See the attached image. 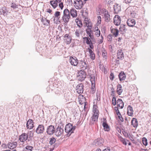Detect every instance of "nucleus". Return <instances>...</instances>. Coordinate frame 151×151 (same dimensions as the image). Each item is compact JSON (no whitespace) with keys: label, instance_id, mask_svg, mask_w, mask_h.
<instances>
[{"label":"nucleus","instance_id":"nucleus-1","mask_svg":"<svg viewBox=\"0 0 151 151\" xmlns=\"http://www.w3.org/2000/svg\"><path fill=\"white\" fill-rule=\"evenodd\" d=\"M76 128V126H73L72 124L68 123L65 126V132L67 134V136L69 137L72 133H73Z\"/></svg>","mask_w":151,"mask_h":151},{"label":"nucleus","instance_id":"nucleus-2","mask_svg":"<svg viewBox=\"0 0 151 151\" xmlns=\"http://www.w3.org/2000/svg\"><path fill=\"white\" fill-rule=\"evenodd\" d=\"M70 18V11L67 9H65L63 11L62 19L64 22L67 23Z\"/></svg>","mask_w":151,"mask_h":151},{"label":"nucleus","instance_id":"nucleus-3","mask_svg":"<svg viewBox=\"0 0 151 151\" xmlns=\"http://www.w3.org/2000/svg\"><path fill=\"white\" fill-rule=\"evenodd\" d=\"M87 61L83 60H80L78 63V66H79L83 70H86L88 68V65Z\"/></svg>","mask_w":151,"mask_h":151},{"label":"nucleus","instance_id":"nucleus-4","mask_svg":"<svg viewBox=\"0 0 151 151\" xmlns=\"http://www.w3.org/2000/svg\"><path fill=\"white\" fill-rule=\"evenodd\" d=\"M78 60L77 58L74 56H72L70 57L69 62L72 65L77 66L78 64Z\"/></svg>","mask_w":151,"mask_h":151},{"label":"nucleus","instance_id":"nucleus-5","mask_svg":"<svg viewBox=\"0 0 151 151\" xmlns=\"http://www.w3.org/2000/svg\"><path fill=\"white\" fill-rule=\"evenodd\" d=\"M74 6L77 9H81L84 4L81 0H75L74 1Z\"/></svg>","mask_w":151,"mask_h":151},{"label":"nucleus","instance_id":"nucleus-6","mask_svg":"<svg viewBox=\"0 0 151 151\" xmlns=\"http://www.w3.org/2000/svg\"><path fill=\"white\" fill-rule=\"evenodd\" d=\"M86 73L84 71L81 70L79 72L77 77L79 81H83L86 77Z\"/></svg>","mask_w":151,"mask_h":151},{"label":"nucleus","instance_id":"nucleus-7","mask_svg":"<svg viewBox=\"0 0 151 151\" xmlns=\"http://www.w3.org/2000/svg\"><path fill=\"white\" fill-rule=\"evenodd\" d=\"M45 131V127L42 124H39L35 130L36 132L38 134H43Z\"/></svg>","mask_w":151,"mask_h":151},{"label":"nucleus","instance_id":"nucleus-8","mask_svg":"<svg viewBox=\"0 0 151 151\" xmlns=\"http://www.w3.org/2000/svg\"><path fill=\"white\" fill-rule=\"evenodd\" d=\"M46 133L49 135L53 134L55 132V129L53 126L50 125L48 126L46 129Z\"/></svg>","mask_w":151,"mask_h":151},{"label":"nucleus","instance_id":"nucleus-9","mask_svg":"<svg viewBox=\"0 0 151 151\" xmlns=\"http://www.w3.org/2000/svg\"><path fill=\"white\" fill-rule=\"evenodd\" d=\"M63 129L61 127L58 126L55 130V134L57 137L60 136L63 132Z\"/></svg>","mask_w":151,"mask_h":151},{"label":"nucleus","instance_id":"nucleus-10","mask_svg":"<svg viewBox=\"0 0 151 151\" xmlns=\"http://www.w3.org/2000/svg\"><path fill=\"white\" fill-rule=\"evenodd\" d=\"M99 115V113H93L91 117V119L90 121V124H94V122H97Z\"/></svg>","mask_w":151,"mask_h":151},{"label":"nucleus","instance_id":"nucleus-11","mask_svg":"<svg viewBox=\"0 0 151 151\" xmlns=\"http://www.w3.org/2000/svg\"><path fill=\"white\" fill-rule=\"evenodd\" d=\"M28 137V135L25 133H24L19 136V139L21 142L24 143L27 139Z\"/></svg>","mask_w":151,"mask_h":151},{"label":"nucleus","instance_id":"nucleus-12","mask_svg":"<svg viewBox=\"0 0 151 151\" xmlns=\"http://www.w3.org/2000/svg\"><path fill=\"white\" fill-rule=\"evenodd\" d=\"M84 86L82 83L78 84L76 87V90L79 94H81L83 91Z\"/></svg>","mask_w":151,"mask_h":151},{"label":"nucleus","instance_id":"nucleus-13","mask_svg":"<svg viewBox=\"0 0 151 151\" xmlns=\"http://www.w3.org/2000/svg\"><path fill=\"white\" fill-rule=\"evenodd\" d=\"M104 142V140L101 138H99L95 140L93 143L96 146H101Z\"/></svg>","mask_w":151,"mask_h":151},{"label":"nucleus","instance_id":"nucleus-14","mask_svg":"<svg viewBox=\"0 0 151 151\" xmlns=\"http://www.w3.org/2000/svg\"><path fill=\"white\" fill-rule=\"evenodd\" d=\"M33 121L30 119H29L27 121L26 124V127L27 129H31L34 127V124Z\"/></svg>","mask_w":151,"mask_h":151},{"label":"nucleus","instance_id":"nucleus-15","mask_svg":"<svg viewBox=\"0 0 151 151\" xmlns=\"http://www.w3.org/2000/svg\"><path fill=\"white\" fill-rule=\"evenodd\" d=\"M121 22V19L120 17L118 15H115L114 18V24L116 26H118L120 25Z\"/></svg>","mask_w":151,"mask_h":151},{"label":"nucleus","instance_id":"nucleus-16","mask_svg":"<svg viewBox=\"0 0 151 151\" xmlns=\"http://www.w3.org/2000/svg\"><path fill=\"white\" fill-rule=\"evenodd\" d=\"M127 23L129 26L133 27L135 24L136 22L134 19L130 18L127 20Z\"/></svg>","mask_w":151,"mask_h":151},{"label":"nucleus","instance_id":"nucleus-17","mask_svg":"<svg viewBox=\"0 0 151 151\" xmlns=\"http://www.w3.org/2000/svg\"><path fill=\"white\" fill-rule=\"evenodd\" d=\"M114 12L115 14H117L121 10V7L120 5L116 4L114 5Z\"/></svg>","mask_w":151,"mask_h":151},{"label":"nucleus","instance_id":"nucleus-18","mask_svg":"<svg viewBox=\"0 0 151 151\" xmlns=\"http://www.w3.org/2000/svg\"><path fill=\"white\" fill-rule=\"evenodd\" d=\"M117 58L122 60L124 57L123 52L121 49H119L117 50Z\"/></svg>","mask_w":151,"mask_h":151},{"label":"nucleus","instance_id":"nucleus-19","mask_svg":"<svg viewBox=\"0 0 151 151\" xmlns=\"http://www.w3.org/2000/svg\"><path fill=\"white\" fill-rule=\"evenodd\" d=\"M64 37L65 38L64 40H65L67 44H69L71 42L72 38L69 34H65Z\"/></svg>","mask_w":151,"mask_h":151},{"label":"nucleus","instance_id":"nucleus-20","mask_svg":"<svg viewBox=\"0 0 151 151\" xmlns=\"http://www.w3.org/2000/svg\"><path fill=\"white\" fill-rule=\"evenodd\" d=\"M70 15L73 18L76 17L77 16V12L75 8H71L70 11Z\"/></svg>","mask_w":151,"mask_h":151},{"label":"nucleus","instance_id":"nucleus-21","mask_svg":"<svg viewBox=\"0 0 151 151\" xmlns=\"http://www.w3.org/2000/svg\"><path fill=\"white\" fill-rule=\"evenodd\" d=\"M17 145L16 142H12L9 143L7 145L8 147L11 149H13L15 148Z\"/></svg>","mask_w":151,"mask_h":151},{"label":"nucleus","instance_id":"nucleus-22","mask_svg":"<svg viewBox=\"0 0 151 151\" xmlns=\"http://www.w3.org/2000/svg\"><path fill=\"white\" fill-rule=\"evenodd\" d=\"M72 95L70 93H65L64 99L66 101H70L72 100Z\"/></svg>","mask_w":151,"mask_h":151},{"label":"nucleus","instance_id":"nucleus-23","mask_svg":"<svg viewBox=\"0 0 151 151\" xmlns=\"http://www.w3.org/2000/svg\"><path fill=\"white\" fill-rule=\"evenodd\" d=\"M133 113V110L132 107L130 105L128 106L127 108V114L129 116H132Z\"/></svg>","mask_w":151,"mask_h":151},{"label":"nucleus","instance_id":"nucleus-24","mask_svg":"<svg viewBox=\"0 0 151 151\" xmlns=\"http://www.w3.org/2000/svg\"><path fill=\"white\" fill-rule=\"evenodd\" d=\"M119 80L121 81L124 80L126 78V75L124 72L122 71L119 75Z\"/></svg>","mask_w":151,"mask_h":151},{"label":"nucleus","instance_id":"nucleus-25","mask_svg":"<svg viewBox=\"0 0 151 151\" xmlns=\"http://www.w3.org/2000/svg\"><path fill=\"white\" fill-rule=\"evenodd\" d=\"M117 106L120 107L121 109L123 108L124 104L121 99H119L117 100Z\"/></svg>","mask_w":151,"mask_h":151},{"label":"nucleus","instance_id":"nucleus-26","mask_svg":"<svg viewBox=\"0 0 151 151\" xmlns=\"http://www.w3.org/2000/svg\"><path fill=\"white\" fill-rule=\"evenodd\" d=\"M87 49L89 53L90 54V56L91 58L93 60H94L95 57V55L94 53L90 48H88Z\"/></svg>","mask_w":151,"mask_h":151},{"label":"nucleus","instance_id":"nucleus-27","mask_svg":"<svg viewBox=\"0 0 151 151\" xmlns=\"http://www.w3.org/2000/svg\"><path fill=\"white\" fill-rule=\"evenodd\" d=\"M131 124L134 128L137 127L138 123L137 119L135 118L132 119L131 121Z\"/></svg>","mask_w":151,"mask_h":151},{"label":"nucleus","instance_id":"nucleus-28","mask_svg":"<svg viewBox=\"0 0 151 151\" xmlns=\"http://www.w3.org/2000/svg\"><path fill=\"white\" fill-rule=\"evenodd\" d=\"M122 86L121 85L118 84L117 86L116 92L119 95L121 94L123 91Z\"/></svg>","mask_w":151,"mask_h":151},{"label":"nucleus","instance_id":"nucleus-29","mask_svg":"<svg viewBox=\"0 0 151 151\" xmlns=\"http://www.w3.org/2000/svg\"><path fill=\"white\" fill-rule=\"evenodd\" d=\"M105 21L106 22H109L110 20V15L108 14V12H105L104 14Z\"/></svg>","mask_w":151,"mask_h":151},{"label":"nucleus","instance_id":"nucleus-30","mask_svg":"<svg viewBox=\"0 0 151 151\" xmlns=\"http://www.w3.org/2000/svg\"><path fill=\"white\" fill-rule=\"evenodd\" d=\"M0 12L1 14H2L4 16L6 15L8 13L6 7H5L1 8L0 9Z\"/></svg>","mask_w":151,"mask_h":151},{"label":"nucleus","instance_id":"nucleus-31","mask_svg":"<svg viewBox=\"0 0 151 151\" xmlns=\"http://www.w3.org/2000/svg\"><path fill=\"white\" fill-rule=\"evenodd\" d=\"M126 25L122 24L120 25L119 28V31L122 32H126L127 29L125 27Z\"/></svg>","mask_w":151,"mask_h":151},{"label":"nucleus","instance_id":"nucleus-32","mask_svg":"<svg viewBox=\"0 0 151 151\" xmlns=\"http://www.w3.org/2000/svg\"><path fill=\"white\" fill-rule=\"evenodd\" d=\"M50 3L54 9H55L58 6V3L55 0L51 1L50 2Z\"/></svg>","mask_w":151,"mask_h":151},{"label":"nucleus","instance_id":"nucleus-33","mask_svg":"<svg viewBox=\"0 0 151 151\" xmlns=\"http://www.w3.org/2000/svg\"><path fill=\"white\" fill-rule=\"evenodd\" d=\"M102 125L105 131H109V127L106 122H104L103 123Z\"/></svg>","mask_w":151,"mask_h":151},{"label":"nucleus","instance_id":"nucleus-34","mask_svg":"<svg viewBox=\"0 0 151 151\" xmlns=\"http://www.w3.org/2000/svg\"><path fill=\"white\" fill-rule=\"evenodd\" d=\"M90 81L91 84H95V76L94 74H91L90 76Z\"/></svg>","mask_w":151,"mask_h":151},{"label":"nucleus","instance_id":"nucleus-35","mask_svg":"<svg viewBox=\"0 0 151 151\" xmlns=\"http://www.w3.org/2000/svg\"><path fill=\"white\" fill-rule=\"evenodd\" d=\"M75 22L77 24V26L81 28L82 26V21L78 18H76V19Z\"/></svg>","mask_w":151,"mask_h":151},{"label":"nucleus","instance_id":"nucleus-36","mask_svg":"<svg viewBox=\"0 0 151 151\" xmlns=\"http://www.w3.org/2000/svg\"><path fill=\"white\" fill-rule=\"evenodd\" d=\"M111 32L114 36L115 37H116L118 35L119 31L118 29H114L111 30Z\"/></svg>","mask_w":151,"mask_h":151},{"label":"nucleus","instance_id":"nucleus-37","mask_svg":"<svg viewBox=\"0 0 151 151\" xmlns=\"http://www.w3.org/2000/svg\"><path fill=\"white\" fill-rule=\"evenodd\" d=\"M75 34L76 37L79 38L80 37L81 34H82L81 29H77L76 31Z\"/></svg>","mask_w":151,"mask_h":151},{"label":"nucleus","instance_id":"nucleus-38","mask_svg":"<svg viewBox=\"0 0 151 151\" xmlns=\"http://www.w3.org/2000/svg\"><path fill=\"white\" fill-rule=\"evenodd\" d=\"M102 55L104 59H106L107 57V53L104 48L102 50Z\"/></svg>","mask_w":151,"mask_h":151},{"label":"nucleus","instance_id":"nucleus-39","mask_svg":"<svg viewBox=\"0 0 151 151\" xmlns=\"http://www.w3.org/2000/svg\"><path fill=\"white\" fill-rule=\"evenodd\" d=\"M56 141V139L55 138L52 137L50 139L49 143L51 145H52Z\"/></svg>","mask_w":151,"mask_h":151},{"label":"nucleus","instance_id":"nucleus-40","mask_svg":"<svg viewBox=\"0 0 151 151\" xmlns=\"http://www.w3.org/2000/svg\"><path fill=\"white\" fill-rule=\"evenodd\" d=\"M97 106L96 105H93V113H99V111L98 109H97Z\"/></svg>","mask_w":151,"mask_h":151},{"label":"nucleus","instance_id":"nucleus-41","mask_svg":"<svg viewBox=\"0 0 151 151\" xmlns=\"http://www.w3.org/2000/svg\"><path fill=\"white\" fill-rule=\"evenodd\" d=\"M60 12L58 11L56 12L55 14V18H57L58 20L60 18Z\"/></svg>","mask_w":151,"mask_h":151},{"label":"nucleus","instance_id":"nucleus-42","mask_svg":"<svg viewBox=\"0 0 151 151\" xmlns=\"http://www.w3.org/2000/svg\"><path fill=\"white\" fill-rule=\"evenodd\" d=\"M95 84H91V92L93 94L95 93V91L96 90Z\"/></svg>","mask_w":151,"mask_h":151},{"label":"nucleus","instance_id":"nucleus-43","mask_svg":"<svg viewBox=\"0 0 151 151\" xmlns=\"http://www.w3.org/2000/svg\"><path fill=\"white\" fill-rule=\"evenodd\" d=\"M142 142L143 145L145 146L147 145V139L145 137H143L142 138Z\"/></svg>","mask_w":151,"mask_h":151},{"label":"nucleus","instance_id":"nucleus-44","mask_svg":"<svg viewBox=\"0 0 151 151\" xmlns=\"http://www.w3.org/2000/svg\"><path fill=\"white\" fill-rule=\"evenodd\" d=\"M26 151H32L33 147L29 145H27L26 147Z\"/></svg>","mask_w":151,"mask_h":151},{"label":"nucleus","instance_id":"nucleus-45","mask_svg":"<svg viewBox=\"0 0 151 151\" xmlns=\"http://www.w3.org/2000/svg\"><path fill=\"white\" fill-rule=\"evenodd\" d=\"M50 21L47 20L46 18L43 22L44 25L46 26H48L50 24Z\"/></svg>","mask_w":151,"mask_h":151},{"label":"nucleus","instance_id":"nucleus-46","mask_svg":"<svg viewBox=\"0 0 151 151\" xmlns=\"http://www.w3.org/2000/svg\"><path fill=\"white\" fill-rule=\"evenodd\" d=\"M112 104L114 106L116 105V98L115 97H113L112 101Z\"/></svg>","mask_w":151,"mask_h":151},{"label":"nucleus","instance_id":"nucleus-47","mask_svg":"<svg viewBox=\"0 0 151 151\" xmlns=\"http://www.w3.org/2000/svg\"><path fill=\"white\" fill-rule=\"evenodd\" d=\"M112 38V35H109L107 37V40L111 42Z\"/></svg>","mask_w":151,"mask_h":151},{"label":"nucleus","instance_id":"nucleus-48","mask_svg":"<svg viewBox=\"0 0 151 151\" xmlns=\"http://www.w3.org/2000/svg\"><path fill=\"white\" fill-rule=\"evenodd\" d=\"M120 141L124 145H126L127 144L126 140L125 139L121 138L120 139Z\"/></svg>","mask_w":151,"mask_h":151},{"label":"nucleus","instance_id":"nucleus-49","mask_svg":"<svg viewBox=\"0 0 151 151\" xmlns=\"http://www.w3.org/2000/svg\"><path fill=\"white\" fill-rule=\"evenodd\" d=\"M84 111L85 112L86 111V113H87L88 110V106H87L86 102L84 103Z\"/></svg>","mask_w":151,"mask_h":151},{"label":"nucleus","instance_id":"nucleus-50","mask_svg":"<svg viewBox=\"0 0 151 151\" xmlns=\"http://www.w3.org/2000/svg\"><path fill=\"white\" fill-rule=\"evenodd\" d=\"M100 31L99 30H96L95 32V35L97 37H99L100 36Z\"/></svg>","mask_w":151,"mask_h":151},{"label":"nucleus","instance_id":"nucleus-51","mask_svg":"<svg viewBox=\"0 0 151 151\" xmlns=\"http://www.w3.org/2000/svg\"><path fill=\"white\" fill-rule=\"evenodd\" d=\"M11 7L13 8H16L18 7V5L14 3H12L11 6Z\"/></svg>","mask_w":151,"mask_h":151},{"label":"nucleus","instance_id":"nucleus-52","mask_svg":"<svg viewBox=\"0 0 151 151\" xmlns=\"http://www.w3.org/2000/svg\"><path fill=\"white\" fill-rule=\"evenodd\" d=\"M123 133L124 137L127 138H128L129 135V134H128L126 131H124L123 132Z\"/></svg>","mask_w":151,"mask_h":151},{"label":"nucleus","instance_id":"nucleus-53","mask_svg":"<svg viewBox=\"0 0 151 151\" xmlns=\"http://www.w3.org/2000/svg\"><path fill=\"white\" fill-rule=\"evenodd\" d=\"M92 42V41L90 39V38H89V39L86 40V43L87 45H90Z\"/></svg>","mask_w":151,"mask_h":151},{"label":"nucleus","instance_id":"nucleus-54","mask_svg":"<svg viewBox=\"0 0 151 151\" xmlns=\"http://www.w3.org/2000/svg\"><path fill=\"white\" fill-rule=\"evenodd\" d=\"M109 78L111 80H113L114 79V75L113 73H111L110 74L109 76Z\"/></svg>","mask_w":151,"mask_h":151},{"label":"nucleus","instance_id":"nucleus-55","mask_svg":"<svg viewBox=\"0 0 151 151\" xmlns=\"http://www.w3.org/2000/svg\"><path fill=\"white\" fill-rule=\"evenodd\" d=\"M90 39L92 40V41L93 42H95V39L94 38V37L93 36V34H92V35H91V36L90 37Z\"/></svg>","mask_w":151,"mask_h":151},{"label":"nucleus","instance_id":"nucleus-56","mask_svg":"<svg viewBox=\"0 0 151 151\" xmlns=\"http://www.w3.org/2000/svg\"><path fill=\"white\" fill-rule=\"evenodd\" d=\"M29 98H27L26 97H24L23 99V101L25 102V103L27 104V100H29Z\"/></svg>","mask_w":151,"mask_h":151},{"label":"nucleus","instance_id":"nucleus-57","mask_svg":"<svg viewBox=\"0 0 151 151\" xmlns=\"http://www.w3.org/2000/svg\"><path fill=\"white\" fill-rule=\"evenodd\" d=\"M7 146V145H6V144H2L1 145V147L2 148L4 149H6Z\"/></svg>","mask_w":151,"mask_h":151},{"label":"nucleus","instance_id":"nucleus-58","mask_svg":"<svg viewBox=\"0 0 151 151\" xmlns=\"http://www.w3.org/2000/svg\"><path fill=\"white\" fill-rule=\"evenodd\" d=\"M59 6L61 9H63V2H61L59 4Z\"/></svg>","mask_w":151,"mask_h":151},{"label":"nucleus","instance_id":"nucleus-59","mask_svg":"<svg viewBox=\"0 0 151 151\" xmlns=\"http://www.w3.org/2000/svg\"><path fill=\"white\" fill-rule=\"evenodd\" d=\"M90 28H87L86 30V33H87V32L88 31L89 32H93V31L92 30H91V27H90Z\"/></svg>","mask_w":151,"mask_h":151},{"label":"nucleus","instance_id":"nucleus-60","mask_svg":"<svg viewBox=\"0 0 151 151\" xmlns=\"http://www.w3.org/2000/svg\"><path fill=\"white\" fill-rule=\"evenodd\" d=\"M98 19V22L99 24H100L101 22V17L100 16H98L97 17Z\"/></svg>","mask_w":151,"mask_h":151},{"label":"nucleus","instance_id":"nucleus-61","mask_svg":"<svg viewBox=\"0 0 151 151\" xmlns=\"http://www.w3.org/2000/svg\"><path fill=\"white\" fill-rule=\"evenodd\" d=\"M94 43L92 42L90 44L88 45H89V46L90 47V48L91 49H93L94 48V46L93 45V44H94Z\"/></svg>","mask_w":151,"mask_h":151},{"label":"nucleus","instance_id":"nucleus-62","mask_svg":"<svg viewBox=\"0 0 151 151\" xmlns=\"http://www.w3.org/2000/svg\"><path fill=\"white\" fill-rule=\"evenodd\" d=\"M118 117L120 121L121 122H123L124 121L123 118H122L121 115V116H118Z\"/></svg>","mask_w":151,"mask_h":151},{"label":"nucleus","instance_id":"nucleus-63","mask_svg":"<svg viewBox=\"0 0 151 151\" xmlns=\"http://www.w3.org/2000/svg\"><path fill=\"white\" fill-rule=\"evenodd\" d=\"M128 137L129 138V139L131 140V141H132L134 140L132 136L130 135V134H129V137Z\"/></svg>","mask_w":151,"mask_h":151},{"label":"nucleus","instance_id":"nucleus-64","mask_svg":"<svg viewBox=\"0 0 151 151\" xmlns=\"http://www.w3.org/2000/svg\"><path fill=\"white\" fill-rule=\"evenodd\" d=\"M86 25L87 26L88 28H90V27H91V29L92 28V26L91 25V24L89 22L88 24H86Z\"/></svg>","mask_w":151,"mask_h":151}]
</instances>
